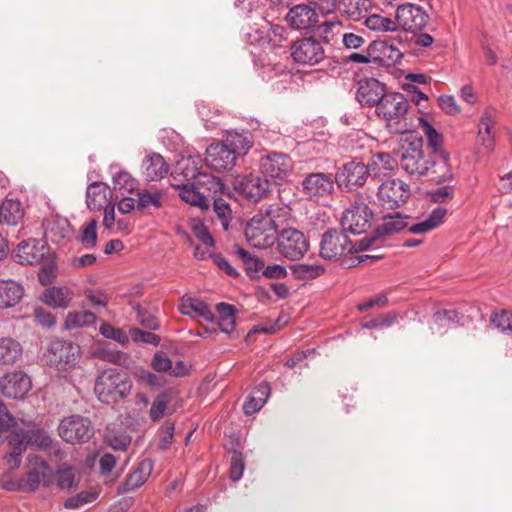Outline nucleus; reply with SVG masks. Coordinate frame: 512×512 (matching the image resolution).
<instances>
[{
    "instance_id": "obj_18",
    "label": "nucleus",
    "mask_w": 512,
    "mask_h": 512,
    "mask_svg": "<svg viewBox=\"0 0 512 512\" xmlns=\"http://www.w3.org/2000/svg\"><path fill=\"white\" fill-rule=\"evenodd\" d=\"M32 387L30 377L22 371L6 373L0 380V391L8 398L21 399Z\"/></svg>"
},
{
    "instance_id": "obj_58",
    "label": "nucleus",
    "mask_w": 512,
    "mask_h": 512,
    "mask_svg": "<svg viewBox=\"0 0 512 512\" xmlns=\"http://www.w3.org/2000/svg\"><path fill=\"white\" fill-rule=\"evenodd\" d=\"M29 444L36 446L38 449L45 450L51 446L53 438L42 429H34L27 431Z\"/></svg>"
},
{
    "instance_id": "obj_6",
    "label": "nucleus",
    "mask_w": 512,
    "mask_h": 512,
    "mask_svg": "<svg viewBox=\"0 0 512 512\" xmlns=\"http://www.w3.org/2000/svg\"><path fill=\"white\" fill-rule=\"evenodd\" d=\"M244 234L252 247L266 249L275 244L278 232L271 219L255 214L247 223Z\"/></svg>"
},
{
    "instance_id": "obj_54",
    "label": "nucleus",
    "mask_w": 512,
    "mask_h": 512,
    "mask_svg": "<svg viewBox=\"0 0 512 512\" xmlns=\"http://www.w3.org/2000/svg\"><path fill=\"white\" fill-rule=\"evenodd\" d=\"M198 113L208 129L220 125L218 120L221 116V111L209 104L201 103L197 105Z\"/></svg>"
},
{
    "instance_id": "obj_48",
    "label": "nucleus",
    "mask_w": 512,
    "mask_h": 512,
    "mask_svg": "<svg viewBox=\"0 0 512 512\" xmlns=\"http://www.w3.org/2000/svg\"><path fill=\"white\" fill-rule=\"evenodd\" d=\"M288 213V207L280 203H273L270 205L263 206L257 215H262L263 218L271 219L273 222V228L278 232V228L282 220Z\"/></svg>"
},
{
    "instance_id": "obj_19",
    "label": "nucleus",
    "mask_w": 512,
    "mask_h": 512,
    "mask_svg": "<svg viewBox=\"0 0 512 512\" xmlns=\"http://www.w3.org/2000/svg\"><path fill=\"white\" fill-rule=\"evenodd\" d=\"M352 0H350V5H352ZM358 4V1H355V5ZM344 13L348 16L352 21H361L363 20L364 25L371 31L375 32H393L395 30V21L387 16H383L380 14H369L362 15V11L358 9L357 6H351L344 10Z\"/></svg>"
},
{
    "instance_id": "obj_40",
    "label": "nucleus",
    "mask_w": 512,
    "mask_h": 512,
    "mask_svg": "<svg viewBox=\"0 0 512 512\" xmlns=\"http://www.w3.org/2000/svg\"><path fill=\"white\" fill-rule=\"evenodd\" d=\"M22 355V346L10 337L0 338V364L15 363Z\"/></svg>"
},
{
    "instance_id": "obj_39",
    "label": "nucleus",
    "mask_w": 512,
    "mask_h": 512,
    "mask_svg": "<svg viewBox=\"0 0 512 512\" xmlns=\"http://www.w3.org/2000/svg\"><path fill=\"white\" fill-rule=\"evenodd\" d=\"M290 270L294 279L300 281H309L323 275L325 272V267L317 262L301 263L291 265Z\"/></svg>"
},
{
    "instance_id": "obj_45",
    "label": "nucleus",
    "mask_w": 512,
    "mask_h": 512,
    "mask_svg": "<svg viewBox=\"0 0 512 512\" xmlns=\"http://www.w3.org/2000/svg\"><path fill=\"white\" fill-rule=\"evenodd\" d=\"M407 226L406 218L400 213L389 214L383 218V223L376 228L377 235L381 237L399 232Z\"/></svg>"
},
{
    "instance_id": "obj_23",
    "label": "nucleus",
    "mask_w": 512,
    "mask_h": 512,
    "mask_svg": "<svg viewBox=\"0 0 512 512\" xmlns=\"http://www.w3.org/2000/svg\"><path fill=\"white\" fill-rule=\"evenodd\" d=\"M285 20L291 28L307 31L316 27L318 14L310 5L297 4L289 9Z\"/></svg>"
},
{
    "instance_id": "obj_53",
    "label": "nucleus",
    "mask_w": 512,
    "mask_h": 512,
    "mask_svg": "<svg viewBox=\"0 0 512 512\" xmlns=\"http://www.w3.org/2000/svg\"><path fill=\"white\" fill-rule=\"evenodd\" d=\"M433 322L439 329L452 328L459 322V314L456 310L441 309L434 313Z\"/></svg>"
},
{
    "instance_id": "obj_17",
    "label": "nucleus",
    "mask_w": 512,
    "mask_h": 512,
    "mask_svg": "<svg viewBox=\"0 0 512 512\" xmlns=\"http://www.w3.org/2000/svg\"><path fill=\"white\" fill-rule=\"evenodd\" d=\"M237 159L235 152L228 149L223 141L212 143L206 149L205 161L207 165L218 172L232 170Z\"/></svg>"
},
{
    "instance_id": "obj_44",
    "label": "nucleus",
    "mask_w": 512,
    "mask_h": 512,
    "mask_svg": "<svg viewBox=\"0 0 512 512\" xmlns=\"http://www.w3.org/2000/svg\"><path fill=\"white\" fill-rule=\"evenodd\" d=\"M132 310L136 313L138 323L145 329L157 331L160 328V321L155 314L143 307L139 302H130Z\"/></svg>"
},
{
    "instance_id": "obj_64",
    "label": "nucleus",
    "mask_w": 512,
    "mask_h": 512,
    "mask_svg": "<svg viewBox=\"0 0 512 512\" xmlns=\"http://www.w3.org/2000/svg\"><path fill=\"white\" fill-rule=\"evenodd\" d=\"M431 201L435 203H444L454 195V186L445 185L438 187L429 193Z\"/></svg>"
},
{
    "instance_id": "obj_60",
    "label": "nucleus",
    "mask_w": 512,
    "mask_h": 512,
    "mask_svg": "<svg viewBox=\"0 0 512 512\" xmlns=\"http://www.w3.org/2000/svg\"><path fill=\"white\" fill-rule=\"evenodd\" d=\"M395 163L397 164V158L394 159L388 153L379 152L372 156L370 167L378 170H392Z\"/></svg>"
},
{
    "instance_id": "obj_28",
    "label": "nucleus",
    "mask_w": 512,
    "mask_h": 512,
    "mask_svg": "<svg viewBox=\"0 0 512 512\" xmlns=\"http://www.w3.org/2000/svg\"><path fill=\"white\" fill-rule=\"evenodd\" d=\"M153 461L149 458L141 460L137 467L126 477L125 482L119 487L120 492H129L142 486L153 470Z\"/></svg>"
},
{
    "instance_id": "obj_20",
    "label": "nucleus",
    "mask_w": 512,
    "mask_h": 512,
    "mask_svg": "<svg viewBox=\"0 0 512 512\" xmlns=\"http://www.w3.org/2000/svg\"><path fill=\"white\" fill-rule=\"evenodd\" d=\"M47 251L48 247L43 240L30 238L17 245L14 258L19 264L34 265L43 260Z\"/></svg>"
},
{
    "instance_id": "obj_11",
    "label": "nucleus",
    "mask_w": 512,
    "mask_h": 512,
    "mask_svg": "<svg viewBox=\"0 0 512 512\" xmlns=\"http://www.w3.org/2000/svg\"><path fill=\"white\" fill-rule=\"evenodd\" d=\"M373 212L363 202H355L347 208L341 218V226L344 231L352 234H362L371 226Z\"/></svg>"
},
{
    "instance_id": "obj_35",
    "label": "nucleus",
    "mask_w": 512,
    "mask_h": 512,
    "mask_svg": "<svg viewBox=\"0 0 512 512\" xmlns=\"http://www.w3.org/2000/svg\"><path fill=\"white\" fill-rule=\"evenodd\" d=\"M235 255L241 260L246 274L251 278H259L264 269V261L240 247L234 246Z\"/></svg>"
},
{
    "instance_id": "obj_5",
    "label": "nucleus",
    "mask_w": 512,
    "mask_h": 512,
    "mask_svg": "<svg viewBox=\"0 0 512 512\" xmlns=\"http://www.w3.org/2000/svg\"><path fill=\"white\" fill-rule=\"evenodd\" d=\"M344 230L329 229L326 231L320 242V255L327 260H349L348 255L352 254L353 246Z\"/></svg>"
},
{
    "instance_id": "obj_8",
    "label": "nucleus",
    "mask_w": 512,
    "mask_h": 512,
    "mask_svg": "<svg viewBox=\"0 0 512 512\" xmlns=\"http://www.w3.org/2000/svg\"><path fill=\"white\" fill-rule=\"evenodd\" d=\"M59 436L69 443L87 442L94 434L91 421L80 415H71L61 420L58 425Z\"/></svg>"
},
{
    "instance_id": "obj_32",
    "label": "nucleus",
    "mask_w": 512,
    "mask_h": 512,
    "mask_svg": "<svg viewBox=\"0 0 512 512\" xmlns=\"http://www.w3.org/2000/svg\"><path fill=\"white\" fill-rule=\"evenodd\" d=\"M180 312L189 317H199L206 322H214L215 315L209 306L197 298H188L182 302Z\"/></svg>"
},
{
    "instance_id": "obj_59",
    "label": "nucleus",
    "mask_w": 512,
    "mask_h": 512,
    "mask_svg": "<svg viewBox=\"0 0 512 512\" xmlns=\"http://www.w3.org/2000/svg\"><path fill=\"white\" fill-rule=\"evenodd\" d=\"M396 319L397 314L394 312H389L386 314H381L377 318L363 322L361 326L365 329L387 328L390 327L396 321Z\"/></svg>"
},
{
    "instance_id": "obj_61",
    "label": "nucleus",
    "mask_w": 512,
    "mask_h": 512,
    "mask_svg": "<svg viewBox=\"0 0 512 512\" xmlns=\"http://www.w3.org/2000/svg\"><path fill=\"white\" fill-rule=\"evenodd\" d=\"M420 119L424 122L423 131L429 146L433 149L434 152H437L442 144V135L438 133L437 130L427 121H424L423 118Z\"/></svg>"
},
{
    "instance_id": "obj_52",
    "label": "nucleus",
    "mask_w": 512,
    "mask_h": 512,
    "mask_svg": "<svg viewBox=\"0 0 512 512\" xmlns=\"http://www.w3.org/2000/svg\"><path fill=\"white\" fill-rule=\"evenodd\" d=\"M99 333L106 339L113 340L121 345H126L129 342V333L121 328L114 327L108 322H102Z\"/></svg>"
},
{
    "instance_id": "obj_21",
    "label": "nucleus",
    "mask_w": 512,
    "mask_h": 512,
    "mask_svg": "<svg viewBox=\"0 0 512 512\" xmlns=\"http://www.w3.org/2000/svg\"><path fill=\"white\" fill-rule=\"evenodd\" d=\"M271 184L268 179L257 174H249L241 178L237 183V190L248 200L257 202L271 192Z\"/></svg>"
},
{
    "instance_id": "obj_62",
    "label": "nucleus",
    "mask_w": 512,
    "mask_h": 512,
    "mask_svg": "<svg viewBox=\"0 0 512 512\" xmlns=\"http://www.w3.org/2000/svg\"><path fill=\"white\" fill-rule=\"evenodd\" d=\"M108 444L114 450L125 451L131 442V438L124 433H111L106 436Z\"/></svg>"
},
{
    "instance_id": "obj_63",
    "label": "nucleus",
    "mask_w": 512,
    "mask_h": 512,
    "mask_svg": "<svg viewBox=\"0 0 512 512\" xmlns=\"http://www.w3.org/2000/svg\"><path fill=\"white\" fill-rule=\"evenodd\" d=\"M244 471V461L242 454L234 452L231 456L230 462V479L232 481H238L241 479Z\"/></svg>"
},
{
    "instance_id": "obj_55",
    "label": "nucleus",
    "mask_w": 512,
    "mask_h": 512,
    "mask_svg": "<svg viewBox=\"0 0 512 512\" xmlns=\"http://www.w3.org/2000/svg\"><path fill=\"white\" fill-rule=\"evenodd\" d=\"M213 210L220 220L223 229L227 231L233 218L229 203L222 198H214Z\"/></svg>"
},
{
    "instance_id": "obj_37",
    "label": "nucleus",
    "mask_w": 512,
    "mask_h": 512,
    "mask_svg": "<svg viewBox=\"0 0 512 512\" xmlns=\"http://www.w3.org/2000/svg\"><path fill=\"white\" fill-rule=\"evenodd\" d=\"M216 311L219 314L217 325L219 331L225 334H230L234 331L236 326V309L233 305L228 303H218Z\"/></svg>"
},
{
    "instance_id": "obj_41",
    "label": "nucleus",
    "mask_w": 512,
    "mask_h": 512,
    "mask_svg": "<svg viewBox=\"0 0 512 512\" xmlns=\"http://www.w3.org/2000/svg\"><path fill=\"white\" fill-rule=\"evenodd\" d=\"M41 300L43 303L54 309H65L71 301V296L68 290L64 288L51 287L43 293Z\"/></svg>"
},
{
    "instance_id": "obj_46",
    "label": "nucleus",
    "mask_w": 512,
    "mask_h": 512,
    "mask_svg": "<svg viewBox=\"0 0 512 512\" xmlns=\"http://www.w3.org/2000/svg\"><path fill=\"white\" fill-rule=\"evenodd\" d=\"M193 184L197 186L202 194L207 195V199L211 193L215 194L222 189L220 179L208 173L200 172L196 179H194Z\"/></svg>"
},
{
    "instance_id": "obj_47",
    "label": "nucleus",
    "mask_w": 512,
    "mask_h": 512,
    "mask_svg": "<svg viewBox=\"0 0 512 512\" xmlns=\"http://www.w3.org/2000/svg\"><path fill=\"white\" fill-rule=\"evenodd\" d=\"M96 320V315L90 311H73L67 314L65 327L69 330L79 327H88L93 325Z\"/></svg>"
},
{
    "instance_id": "obj_24",
    "label": "nucleus",
    "mask_w": 512,
    "mask_h": 512,
    "mask_svg": "<svg viewBox=\"0 0 512 512\" xmlns=\"http://www.w3.org/2000/svg\"><path fill=\"white\" fill-rule=\"evenodd\" d=\"M222 141L237 157L247 154L254 144L252 133L244 129L227 131Z\"/></svg>"
},
{
    "instance_id": "obj_7",
    "label": "nucleus",
    "mask_w": 512,
    "mask_h": 512,
    "mask_svg": "<svg viewBox=\"0 0 512 512\" xmlns=\"http://www.w3.org/2000/svg\"><path fill=\"white\" fill-rule=\"evenodd\" d=\"M259 167L266 179L281 184L293 170V161L285 153L271 152L261 157Z\"/></svg>"
},
{
    "instance_id": "obj_16",
    "label": "nucleus",
    "mask_w": 512,
    "mask_h": 512,
    "mask_svg": "<svg viewBox=\"0 0 512 512\" xmlns=\"http://www.w3.org/2000/svg\"><path fill=\"white\" fill-rule=\"evenodd\" d=\"M370 169L362 162L351 161L344 164L336 173L335 181L340 188L352 191L365 184Z\"/></svg>"
},
{
    "instance_id": "obj_49",
    "label": "nucleus",
    "mask_w": 512,
    "mask_h": 512,
    "mask_svg": "<svg viewBox=\"0 0 512 512\" xmlns=\"http://www.w3.org/2000/svg\"><path fill=\"white\" fill-rule=\"evenodd\" d=\"M162 193L158 189L147 190L143 189L137 193V208L145 209L148 207L160 208Z\"/></svg>"
},
{
    "instance_id": "obj_33",
    "label": "nucleus",
    "mask_w": 512,
    "mask_h": 512,
    "mask_svg": "<svg viewBox=\"0 0 512 512\" xmlns=\"http://www.w3.org/2000/svg\"><path fill=\"white\" fill-rule=\"evenodd\" d=\"M143 173L148 181L162 179L168 172V166L160 154L148 155L143 162Z\"/></svg>"
},
{
    "instance_id": "obj_31",
    "label": "nucleus",
    "mask_w": 512,
    "mask_h": 512,
    "mask_svg": "<svg viewBox=\"0 0 512 512\" xmlns=\"http://www.w3.org/2000/svg\"><path fill=\"white\" fill-rule=\"evenodd\" d=\"M173 186L178 189L179 197L187 204L199 207L201 210L209 208V199H207V195L202 194L193 182L177 183L173 184Z\"/></svg>"
},
{
    "instance_id": "obj_43",
    "label": "nucleus",
    "mask_w": 512,
    "mask_h": 512,
    "mask_svg": "<svg viewBox=\"0 0 512 512\" xmlns=\"http://www.w3.org/2000/svg\"><path fill=\"white\" fill-rule=\"evenodd\" d=\"M109 171L112 175L114 189L122 192H131L135 188V179L128 172L120 170L118 165H110Z\"/></svg>"
},
{
    "instance_id": "obj_27",
    "label": "nucleus",
    "mask_w": 512,
    "mask_h": 512,
    "mask_svg": "<svg viewBox=\"0 0 512 512\" xmlns=\"http://www.w3.org/2000/svg\"><path fill=\"white\" fill-rule=\"evenodd\" d=\"M44 236L47 240L59 244L70 233L69 221L58 215H52L43 221Z\"/></svg>"
},
{
    "instance_id": "obj_2",
    "label": "nucleus",
    "mask_w": 512,
    "mask_h": 512,
    "mask_svg": "<svg viewBox=\"0 0 512 512\" xmlns=\"http://www.w3.org/2000/svg\"><path fill=\"white\" fill-rule=\"evenodd\" d=\"M132 382L126 373L118 369L102 371L96 378L94 392L104 404H115L125 399L131 392Z\"/></svg>"
},
{
    "instance_id": "obj_10",
    "label": "nucleus",
    "mask_w": 512,
    "mask_h": 512,
    "mask_svg": "<svg viewBox=\"0 0 512 512\" xmlns=\"http://www.w3.org/2000/svg\"><path fill=\"white\" fill-rule=\"evenodd\" d=\"M52 481L50 465L35 454L28 455V471L21 477L23 491H35L40 484L49 486Z\"/></svg>"
},
{
    "instance_id": "obj_26",
    "label": "nucleus",
    "mask_w": 512,
    "mask_h": 512,
    "mask_svg": "<svg viewBox=\"0 0 512 512\" xmlns=\"http://www.w3.org/2000/svg\"><path fill=\"white\" fill-rule=\"evenodd\" d=\"M29 444L27 431L19 429L14 431L8 438L10 452L6 455V462L11 469L19 467L21 456Z\"/></svg>"
},
{
    "instance_id": "obj_36",
    "label": "nucleus",
    "mask_w": 512,
    "mask_h": 512,
    "mask_svg": "<svg viewBox=\"0 0 512 512\" xmlns=\"http://www.w3.org/2000/svg\"><path fill=\"white\" fill-rule=\"evenodd\" d=\"M446 214V208L437 207L430 212V214L425 220L411 225L409 227V232L412 234H423L428 231H431L438 227L443 222Z\"/></svg>"
},
{
    "instance_id": "obj_42",
    "label": "nucleus",
    "mask_w": 512,
    "mask_h": 512,
    "mask_svg": "<svg viewBox=\"0 0 512 512\" xmlns=\"http://www.w3.org/2000/svg\"><path fill=\"white\" fill-rule=\"evenodd\" d=\"M430 173L431 180L436 183H443L453 178V173L449 165V154L440 151V159L431 164Z\"/></svg>"
},
{
    "instance_id": "obj_3",
    "label": "nucleus",
    "mask_w": 512,
    "mask_h": 512,
    "mask_svg": "<svg viewBox=\"0 0 512 512\" xmlns=\"http://www.w3.org/2000/svg\"><path fill=\"white\" fill-rule=\"evenodd\" d=\"M396 157L397 164L409 175L420 177L428 174L431 169L430 161L424 156L421 139L403 144Z\"/></svg>"
},
{
    "instance_id": "obj_56",
    "label": "nucleus",
    "mask_w": 512,
    "mask_h": 512,
    "mask_svg": "<svg viewBox=\"0 0 512 512\" xmlns=\"http://www.w3.org/2000/svg\"><path fill=\"white\" fill-rule=\"evenodd\" d=\"M129 339L135 343L150 344L153 346H158L161 342V338L158 335L152 332L143 331L137 327L129 329Z\"/></svg>"
},
{
    "instance_id": "obj_57",
    "label": "nucleus",
    "mask_w": 512,
    "mask_h": 512,
    "mask_svg": "<svg viewBox=\"0 0 512 512\" xmlns=\"http://www.w3.org/2000/svg\"><path fill=\"white\" fill-rule=\"evenodd\" d=\"M492 324L503 333L512 334V313L502 310L491 315Z\"/></svg>"
},
{
    "instance_id": "obj_30",
    "label": "nucleus",
    "mask_w": 512,
    "mask_h": 512,
    "mask_svg": "<svg viewBox=\"0 0 512 512\" xmlns=\"http://www.w3.org/2000/svg\"><path fill=\"white\" fill-rule=\"evenodd\" d=\"M201 157L199 155L189 156L177 163L176 168L172 172L175 181H184L183 183L194 182V179L200 174Z\"/></svg>"
},
{
    "instance_id": "obj_29",
    "label": "nucleus",
    "mask_w": 512,
    "mask_h": 512,
    "mask_svg": "<svg viewBox=\"0 0 512 512\" xmlns=\"http://www.w3.org/2000/svg\"><path fill=\"white\" fill-rule=\"evenodd\" d=\"M22 284L12 279H0V308L8 309L16 306L23 298Z\"/></svg>"
},
{
    "instance_id": "obj_4",
    "label": "nucleus",
    "mask_w": 512,
    "mask_h": 512,
    "mask_svg": "<svg viewBox=\"0 0 512 512\" xmlns=\"http://www.w3.org/2000/svg\"><path fill=\"white\" fill-rule=\"evenodd\" d=\"M276 252L290 261L303 258L309 249V240L306 235L295 228L283 229L276 237Z\"/></svg>"
},
{
    "instance_id": "obj_12",
    "label": "nucleus",
    "mask_w": 512,
    "mask_h": 512,
    "mask_svg": "<svg viewBox=\"0 0 512 512\" xmlns=\"http://www.w3.org/2000/svg\"><path fill=\"white\" fill-rule=\"evenodd\" d=\"M291 56L298 64L313 66L325 59V50L319 40L305 37L292 44Z\"/></svg>"
},
{
    "instance_id": "obj_13",
    "label": "nucleus",
    "mask_w": 512,
    "mask_h": 512,
    "mask_svg": "<svg viewBox=\"0 0 512 512\" xmlns=\"http://www.w3.org/2000/svg\"><path fill=\"white\" fill-rule=\"evenodd\" d=\"M408 107L409 102L403 94L387 92L376 107V113L379 117L384 119L388 125L398 124L405 117Z\"/></svg>"
},
{
    "instance_id": "obj_15",
    "label": "nucleus",
    "mask_w": 512,
    "mask_h": 512,
    "mask_svg": "<svg viewBox=\"0 0 512 512\" xmlns=\"http://www.w3.org/2000/svg\"><path fill=\"white\" fill-rule=\"evenodd\" d=\"M335 177L323 172L305 175L301 182L302 193L310 200H318L333 193Z\"/></svg>"
},
{
    "instance_id": "obj_9",
    "label": "nucleus",
    "mask_w": 512,
    "mask_h": 512,
    "mask_svg": "<svg viewBox=\"0 0 512 512\" xmlns=\"http://www.w3.org/2000/svg\"><path fill=\"white\" fill-rule=\"evenodd\" d=\"M79 351V346L72 342L55 340L49 346L46 360L59 371L67 370L76 365Z\"/></svg>"
},
{
    "instance_id": "obj_1",
    "label": "nucleus",
    "mask_w": 512,
    "mask_h": 512,
    "mask_svg": "<svg viewBox=\"0 0 512 512\" xmlns=\"http://www.w3.org/2000/svg\"><path fill=\"white\" fill-rule=\"evenodd\" d=\"M395 30L411 34V44L420 49L433 45L435 28L429 27L430 16L427 11L416 3H401L395 7Z\"/></svg>"
},
{
    "instance_id": "obj_14",
    "label": "nucleus",
    "mask_w": 512,
    "mask_h": 512,
    "mask_svg": "<svg viewBox=\"0 0 512 512\" xmlns=\"http://www.w3.org/2000/svg\"><path fill=\"white\" fill-rule=\"evenodd\" d=\"M409 196V186L400 179L384 181L377 190L379 205L394 210L404 203Z\"/></svg>"
},
{
    "instance_id": "obj_34",
    "label": "nucleus",
    "mask_w": 512,
    "mask_h": 512,
    "mask_svg": "<svg viewBox=\"0 0 512 512\" xmlns=\"http://www.w3.org/2000/svg\"><path fill=\"white\" fill-rule=\"evenodd\" d=\"M24 211L20 201L6 199L0 205V222L15 226L23 218Z\"/></svg>"
},
{
    "instance_id": "obj_22",
    "label": "nucleus",
    "mask_w": 512,
    "mask_h": 512,
    "mask_svg": "<svg viewBox=\"0 0 512 512\" xmlns=\"http://www.w3.org/2000/svg\"><path fill=\"white\" fill-rule=\"evenodd\" d=\"M386 86L375 78H365L358 82L356 99L362 106H378L385 94Z\"/></svg>"
},
{
    "instance_id": "obj_38",
    "label": "nucleus",
    "mask_w": 512,
    "mask_h": 512,
    "mask_svg": "<svg viewBox=\"0 0 512 512\" xmlns=\"http://www.w3.org/2000/svg\"><path fill=\"white\" fill-rule=\"evenodd\" d=\"M496 111L489 107L482 114L479 122V136L482 140V145L486 149L492 148L494 144L492 129L495 124Z\"/></svg>"
},
{
    "instance_id": "obj_25",
    "label": "nucleus",
    "mask_w": 512,
    "mask_h": 512,
    "mask_svg": "<svg viewBox=\"0 0 512 512\" xmlns=\"http://www.w3.org/2000/svg\"><path fill=\"white\" fill-rule=\"evenodd\" d=\"M109 202H112V194L106 183L93 181L88 185L86 189V204L89 210L99 211Z\"/></svg>"
},
{
    "instance_id": "obj_51",
    "label": "nucleus",
    "mask_w": 512,
    "mask_h": 512,
    "mask_svg": "<svg viewBox=\"0 0 512 512\" xmlns=\"http://www.w3.org/2000/svg\"><path fill=\"white\" fill-rule=\"evenodd\" d=\"M97 220L91 219L81 228L79 241L86 249H93L97 245Z\"/></svg>"
},
{
    "instance_id": "obj_50",
    "label": "nucleus",
    "mask_w": 512,
    "mask_h": 512,
    "mask_svg": "<svg viewBox=\"0 0 512 512\" xmlns=\"http://www.w3.org/2000/svg\"><path fill=\"white\" fill-rule=\"evenodd\" d=\"M76 470L67 463H62L56 470V483L60 489H69L74 486Z\"/></svg>"
}]
</instances>
